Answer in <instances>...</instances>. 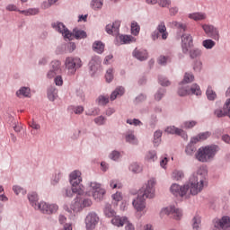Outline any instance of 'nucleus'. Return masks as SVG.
<instances>
[{
	"instance_id": "obj_1",
	"label": "nucleus",
	"mask_w": 230,
	"mask_h": 230,
	"mask_svg": "<svg viewBox=\"0 0 230 230\" xmlns=\"http://www.w3.org/2000/svg\"><path fill=\"white\" fill-rule=\"evenodd\" d=\"M208 168L204 165L198 167L187 183L179 185L172 183L170 187V191L174 197H181L188 199L190 195L197 197L199 193L204 191V188H208Z\"/></svg>"
},
{
	"instance_id": "obj_2",
	"label": "nucleus",
	"mask_w": 230,
	"mask_h": 230,
	"mask_svg": "<svg viewBox=\"0 0 230 230\" xmlns=\"http://www.w3.org/2000/svg\"><path fill=\"white\" fill-rule=\"evenodd\" d=\"M219 152L220 146L211 144L199 147L195 154V157L199 163H211V161H215V157Z\"/></svg>"
},
{
	"instance_id": "obj_3",
	"label": "nucleus",
	"mask_w": 230,
	"mask_h": 230,
	"mask_svg": "<svg viewBox=\"0 0 230 230\" xmlns=\"http://www.w3.org/2000/svg\"><path fill=\"white\" fill-rule=\"evenodd\" d=\"M82 66H84V63L79 57L69 56L64 61L65 69L69 76L76 75V71L82 68Z\"/></svg>"
},
{
	"instance_id": "obj_4",
	"label": "nucleus",
	"mask_w": 230,
	"mask_h": 230,
	"mask_svg": "<svg viewBox=\"0 0 230 230\" xmlns=\"http://www.w3.org/2000/svg\"><path fill=\"white\" fill-rule=\"evenodd\" d=\"M93 200L89 198L83 199L82 196H76L70 205V209L75 213H80L85 208H91Z\"/></svg>"
},
{
	"instance_id": "obj_5",
	"label": "nucleus",
	"mask_w": 230,
	"mask_h": 230,
	"mask_svg": "<svg viewBox=\"0 0 230 230\" xmlns=\"http://www.w3.org/2000/svg\"><path fill=\"white\" fill-rule=\"evenodd\" d=\"M155 184L157 181L155 178H151L147 182L138 190V195H141L146 199L155 198Z\"/></svg>"
},
{
	"instance_id": "obj_6",
	"label": "nucleus",
	"mask_w": 230,
	"mask_h": 230,
	"mask_svg": "<svg viewBox=\"0 0 230 230\" xmlns=\"http://www.w3.org/2000/svg\"><path fill=\"white\" fill-rule=\"evenodd\" d=\"M88 188L94 200H102L105 193H107V190L102 187V183L98 181H90L88 183Z\"/></svg>"
},
{
	"instance_id": "obj_7",
	"label": "nucleus",
	"mask_w": 230,
	"mask_h": 230,
	"mask_svg": "<svg viewBox=\"0 0 230 230\" xmlns=\"http://www.w3.org/2000/svg\"><path fill=\"white\" fill-rule=\"evenodd\" d=\"M200 26L207 37L213 40H220V30H218V27L209 23H201Z\"/></svg>"
},
{
	"instance_id": "obj_8",
	"label": "nucleus",
	"mask_w": 230,
	"mask_h": 230,
	"mask_svg": "<svg viewBox=\"0 0 230 230\" xmlns=\"http://www.w3.org/2000/svg\"><path fill=\"white\" fill-rule=\"evenodd\" d=\"M211 230H230V217L223 216L213 219Z\"/></svg>"
},
{
	"instance_id": "obj_9",
	"label": "nucleus",
	"mask_w": 230,
	"mask_h": 230,
	"mask_svg": "<svg viewBox=\"0 0 230 230\" xmlns=\"http://www.w3.org/2000/svg\"><path fill=\"white\" fill-rule=\"evenodd\" d=\"M89 73L91 76H98L102 73V59L98 56L92 57L89 64Z\"/></svg>"
},
{
	"instance_id": "obj_10",
	"label": "nucleus",
	"mask_w": 230,
	"mask_h": 230,
	"mask_svg": "<svg viewBox=\"0 0 230 230\" xmlns=\"http://www.w3.org/2000/svg\"><path fill=\"white\" fill-rule=\"evenodd\" d=\"M164 215L173 217L174 220H181L182 217V210L177 208L174 205H170L168 207L163 208L160 211V217H164Z\"/></svg>"
},
{
	"instance_id": "obj_11",
	"label": "nucleus",
	"mask_w": 230,
	"mask_h": 230,
	"mask_svg": "<svg viewBox=\"0 0 230 230\" xmlns=\"http://www.w3.org/2000/svg\"><path fill=\"white\" fill-rule=\"evenodd\" d=\"M52 28L55 30V31L61 33L65 40H73V32H71L62 22H53Z\"/></svg>"
},
{
	"instance_id": "obj_12",
	"label": "nucleus",
	"mask_w": 230,
	"mask_h": 230,
	"mask_svg": "<svg viewBox=\"0 0 230 230\" xmlns=\"http://www.w3.org/2000/svg\"><path fill=\"white\" fill-rule=\"evenodd\" d=\"M86 230H94L100 223V217L94 211H91L86 215L84 219Z\"/></svg>"
},
{
	"instance_id": "obj_13",
	"label": "nucleus",
	"mask_w": 230,
	"mask_h": 230,
	"mask_svg": "<svg viewBox=\"0 0 230 230\" xmlns=\"http://www.w3.org/2000/svg\"><path fill=\"white\" fill-rule=\"evenodd\" d=\"M38 211H40L43 215H55V213L58 211V206L57 203L40 201V208H38Z\"/></svg>"
},
{
	"instance_id": "obj_14",
	"label": "nucleus",
	"mask_w": 230,
	"mask_h": 230,
	"mask_svg": "<svg viewBox=\"0 0 230 230\" xmlns=\"http://www.w3.org/2000/svg\"><path fill=\"white\" fill-rule=\"evenodd\" d=\"M132 206L137 213L146 212V198L137 193V196L132 200Z\"/></svg>"
},
{
	"instance_id": "obj_15",
	"label": "nucleus",
	"mask_w": 230,
	"mask_h": 230,
	"mask_svg": "<svg viewBox=\"0 0 230 230\" xmlns=\"http://www.w3.org/2000/svg\"><path fill=\"white\" fill-rule=\"evenodd\" d=\"M159 34L162 35L163 40H166V39H168V31H166V25L164 22H160L156 27V31L152 32V40H157V39H159Z\"/></svg>"
},
{
	"instance_id": "obj_16",
	"label": "nucleus",
	"mask_w": 230,
	"mask_h": 230,
	"mask_svg": "<svg viewBox=\"0 0 230 230\" xmlns=\"http://www.w3.org/2000/svg\"><path fill=\"white\" fill-rule=\"evenodd\" d=\"M190 48H193V36L191 34H182L181 35V49L182 53H189Z\"/></svg>"
},
{
	"instance_id": "obj_17",
	"label": "nucleus",
	"mask_w": 230,
	"mask_h": 230,
	"mask_svg": "<svg viewBox=\"0 0 230 230\" xmlns=\"http://www.w3.org/2000/svg\"><path fill=\"white\" fill-rule=\"evenodd\" d=\"M164 132H166V134L181 136L184 141H188V133H186V131H184L182 128H179L175 126H168Z\"/></svg>"
},
{
	"instance_id": "obj_18",
	"label": "nucleus",
	"mask_w": 230,
	"mask_h": 230,
	"mask_svg": "<svg viewBox=\"0 0 230 230\" xmlns=\"http://www.w3.org/2000/svg\"><path fill=\"white\" fill-rule=\"evenodd\" d=\"M132 57L139 62H145L148 60V50L146 49L136 48L132 52Z\"/></svg>"
},
{
	"instance_id": "obj_19",
	"label": "nucleus",
	"mask_w": 230,
	"mask_h": 230,
	"mask_svg": "<svg viewBox=\"0 0 230 230\" xmlns=\"http://www.w3.org/2000/svg\"><path fill=\"white\" fill-rule=\"evenodd\" d=\"M119 26H121V22L115 21L113 23H109L105 27V31L108 35H113V37H117L119 35Z\"/></svg>"
},
{
	"instance_id": "obj_20",
	"label": "nucleus",
	"mask_w": 230,
	"mask_h": 230,
	"mask_svg": "<svg viewBox=\"0 0 230 230\" xmlns=\"http://www.w3.org/2000/svg\"><path fill=\"white\" fill-rule=\"evenodd\" d=\"M69 182L71 186H80L82 182V172L75 170L69 174Z\"/></svg>"
},
{
	"instance_id": "obj_21",
	"label": "nucleus",
	"mask_w": 230,
	"mask_h": 230,
	"mask_svg": "<svg viewBox=\"0 0 230 230\" xmlns=\"http://www.w3.org/2000/svg\"><path fill=\"white\" fill-rule=\"evenodd\" d=\"M131 42H136V38L130 35H117L115 40L116 46H121L123 44H130Z\"/></svg>"
},
{
	"instance_id": "obj_22",
	"label": "nucleus",
	"mask_w": 230,
	"mask_h": 230,
	"mask_svg": "<svg viewBox=\"0 0 230 230\" xmlns=\"http://www.w3.org/2000/svg\"><path fill=\"white\" fill-rule=\"evenodd\" d=\"M124 138L126 143H128V145H133L135 146H137V145H139V140L137 139V137H136V134L132 129H129L126 133H124Z\"/></svg>"
},
{
	"instance_id": "obj_23",
	"label": "nucleus",
	"mask_w": 230,
	"mask_h": 230,
	"mask_svg": "<svg viewBox=\"0 0 230 230\" xmlns=\"http://www.w3.org/2000/svg\"><path fill=\"white\" fill-rule=\"evenodd\" d=\"M27 199L33 209H35V211H39V208H40V202H39V194H37V192H29Z\"/></svg>"
},
{
	"instance_id": "obj_24",
	"label": "nucleus",
	"mask_w": 230,
	"mask_h": 230,
	"mask_svg": "<svg viewBox=\"0 0 230 230\" xmlns=\"http://www.w3.org/2000/svg\"><path fill=\"white\" fill-rule=\"evenodd\" d=\"M188 18L190 19V21L199 22L200 21H206V19H208V14L204 12H194L189 13Z\"/></svg>"
},
{
	"instance_id": "obj_25",
	"label": "nucleus",
	"mask_w": 230,
	"mask_h": 230,
	"mask_svg": "<svg viewBox=\"0 0 230 230\" xmlns=\"http://www.w3.org/2000/svg\"><path fill=\"white\" fill-rule=\"evenodd\" d=\"M209 137H211V132H201L191 137V143H200L202 141H206V139H209Z\"/></svg>"
},
{
	"instance_id": "obj_26",
	"label": "nucleus",
	"mask_w": 230,
	"mask_h": 230,
	"mask_svg": "<svg viewBox=\"0 0 230 230\" xmlns=\"http://www.w3.org/2000/svg\"><path fill=\"white\" fill-rule=\"evenodd\" d=\"M128 222V219L127 218V217H121L119 216H116V214L111 219V224L116 227H123V226H125V224H127Z\"/></svg>"
},
{
	"instance_id": "obj_27",
	"label": "nucleus",
	"mask_w": 230,
	"mask_h": 230,
	"mask_svg": "<svg viewBox=\"0 0 230 230\" xmlns=\"http://www.w3.org/2000/svg\"><path fill=\"white\" fill-rule=\"evenodd\" d=\"M125 94V87L118 86L115 90L111 93L110 100L111 102H114L117 98H121Z\"/></svg>"
},
{
	"instance_id": "obj_28",
	"label": "nucleus",
	"mask_w": 230,
	"mask_h": 230,
	"mask_svg": "<svg viewBox=\"0 0 230 230\" xmlns=\"http://www.w3.org/2000/svg\"><path fill=\"white\" fill-rule=\"evenodd\" d=\"M16 96L18 98H31V89H30V87L22 86L18 91H16Z\"/></svg>"
},
{
	"instance_id": "obj_29",
	"label": "nucleus",
	"mask_w": 230,
	"mask_h": 230,
	"mask_svg": "<svg viewBox=\"0 0 230 230\" xmlns=\"http://www.w3.org/2000/svg\"><path fill=\"white\" fill-rule=\"evenodd\" d=\"M47 94L49 102H55L58 98V90L55 85H50L47 90Z\"/></svg>"
},
{
	"instance_id": "obj_30",
	"label": "nucleus",
	"mask_w": 230,
	"mask_h": 230,
	"mask_svg": "<svg viewBox=\"0 0 230 230\" xmlns=\"http://www.w3.org/2000/svg\"><path fill=\"white\" fill-rule=\"evenodd\" d=\"M177 93L181 97L190 96V85L181 82Z\"/></svg>"
},
{
	"instance_id": "obj_31",
	"label": "nucleus",
	"mask_w": 230,
	"mask_h": 230,
	"mask_svg": "<svg viewBox=\"0 0 230 230\" xmlns=\"http://www.w3.org/2000/svg\"><path fill=\"white\" fill-rule=\"evenodd\" d=\"M92 48L94 53H98V55H102L105 51V44L101 40L94 41Z\"/></svg>"
},
{
	"instance_id": "obj_32",
	"label": "nucleus",
	"mask_w": 230,
	"mask_h": 230,
	"mask_svg": "<svg viewBox=\"0 0 230 230\" xmlns=\"http://www.w3.org/2000/svg\"><path fill=\"white\" fill-rule=\"evenodd\" d=\"M202 96V90L198 84H192L190 86L189 85V96Z\"/></svg>"
},
{
	"instance_id": "obj_33",
	"label": "nucleus",
	"mask_w": 230,
	"mask_h": 230,
	"mask_svg": "<svg viewBox=\"0 0 230 230\" xmlns=\"http://www.w3.org/2000/svg\"><path fill=\"white\" fill-rule=\"evenodd\" d=\"M75 37L76 40H82V39H87V32L84 30L74 29L72 32V39Z\"/></svg>"
},
{
	"instance_id": "obj_34",
	"label": "nucleus",
	"mask_w": 230,
	"mask_h": 230,
	"mask_svg": "<svg viewBox=\"0 0 230 230\" xmlns=\"http://www.w3.org/2000/svg\"><path fill=\"white\" fill-rule=\"evenodd\" d=\"M121 157H123V155H121L120 151L116 149L112 150L108 155V158L111 161H113L114 163H119V161L121 160Z\"/></svg>"
},
{
	"instance_id": "obj_35",
	"label": "nucleus",
	"mask_w": 230,
	"mask_h": 230,
	"mask_svg": "<svg viewBox=\"0 0 230 230\" xmlns=\"http://www.w3.org/2000/svg\"><path fill=\"white\" fill-rule=\"evenodd\" d=\"M195 145H197V142H191L190 138V143L185 147L186 155L191 156L195 154V152H197V146H195Z\"/></svg>"
},
{
	"instance_id": "obj_36",
	"label": "nucleus",
	"mask_w": 230,
	"mask_h": 230,
	"mask_svg": "<svg viewBox=\"0 0 230 230\" xmlns=\"http://www.w3.org/2000/svg\"><path fill=\"white\" fill-rule=\"evenodd\" d=\"M128 170L132 173H141L143 172V166L137 162H133L128 165Z\"/></svg>"
},
{
	"instance_id": "obj_37",
	"label": "nucleus",
	"mask_w": 230,
	"mask_h": 230,
	"mask_svg": "<svg viewBox=\"0 0 230 230\" xmlns=\"http://www.w3.org/2000/svg\"><path fill=\"white\" fill-rule=\"evenodd\" d=\"M104 0H92L90 2V8L94 10V12H98L103 8Z\"/></svg>"
},
{
	"instance_id": "obj_38",
	"label": "nucleus",
	"mask_w": 230,
	"mask_h": 230,
	"mask_svg": "<svg viewBox=\"0 0 230 230\" xmlns=\"http://www.w3.org/2000/svg\"><path fill=\"white\" fill-rule=\"evenodd\" d=\"M206 96H207V100H208V102H215V100H217V92H215V90H213V86L208 85L207 90H206Z\"/></svg>"
},
{
	"instance_id": "obj_39",
	"label": "nucleus",
	"mask_w": 230,
	"mask_h": 230,
	"mask_svg": "<svg viewBox=\"0 0 230 230\" xmlns=\"http://www.w3.org/2000/svg\"><path fill=\"white\" fill-rule=\"evenodd\" d=\"M161 137H163V130L157 129L154 132L153 145L154 146H159L161 145Z\"/></svg>"
},
{
	"instance_id": "obj_40",
	"label": "nucleus",
	"mask_w": 230,
	"mask_h": 230,
	"mask_svg": "<svg viewBox=\"0 0 230 230\" xmlns=\"http://www.w3.org/2000/svg\"><path fill=\"white\" fill-rule=\"evenodd\" d=\"M49 68L60 74L62 73V62L60 60H53L49 64Z\"/></svg>"
},
{
	"instance_id": "obj_41",
	"label": "nucleus",
	"mask_w": 230,
	"mask_h": 230,
	"mask_svg": "<svg viewBox=\"0 0 230 230\" xmlns=\"http://www.w3.org/2000/svg\"><path fill=\"white\" fill-rule=\"evenodd\" d=\"M12 190L17 197H19V195L24 196L26 193H28V190H26V189L21 185H13Z\"/></svg>"
},
{
	"instance_id": "obj_42",
	"label": "nucleus",
	"mask_w": 230,
	"mask_h": 230,
	"mask_svg": "<svg viewBox=\"0 0 230 230\" xmlns=\"http://www.w3.org/2000/svg\"><path fill=\"white\" fill-rule=\"evenodd\" d=\"M104 215L108 218H112L113 217H116V211L112 209V206L111 204H106L104 207Z\"/></svg>"
},
{
	"instance_id": "obj_43",
	"label": "nucleus",
	"mask_w": 230,
	"mask_h": 230,
	"mask_svg": "<svg viewBox=\"0 0 230 230\" xmlns=\"http://www.w3.org/2000/svg\"><path fill=\"white\" fill-rule=\"evenodd\" d=\"M192 82H195V75L191 72H186L183 75L181 84L188 85V84H191Z\"/></svg>"
},
{
	"instance_id": "obj_44",
	"label": "nucleus",
	"mask_w": 230,
	"mask_h": 230,
	"mask_svg": "<svg viewBox=\"0 0 230 230\" xmlns=\"http://www.w3.org/2000/svg\"><path fill=\"white\" fill-rule=\"evenodd\" d=\"M111 100V97L109 95H99V97L96 99V103L99 105H102V107H105L109 103Z\"/></svg>"
},
{
	"instance_id": "obj_45",
	"label": "nucleus",
	"mask_w": 230,
	"mask_h": 230,
	"mask_svg": "<svg viewBox=\"0 0 230 230\" xmlns=\"http://www.w3.org/2000/svg\"><path fill=\"white\" fill-rule=\"evenodd\" d=\"M146 161H151L152 163H155V161H157V151L155 150H150L146 154L145 157Z\"/></svg>"
},
{
	"instance_id": "obj_46",
	"label": "nucleus",
	"mask_w": 230,
	"mask_h": 230,
	"mask_svg": "<svg viewBox=\"0 0 230 230\" xmlns=\"http://www.w3.org/2000/svg\"><path fill=\"white\" fill-rule=\"evenodd\" d=\"M19 13L22 15L30 16V15H37L39 13V8H29L26 10L19 11Z\"/></svg>"
},
{
	"instance_id": "obj_47",
	"label": "nucleus",
	"mask_w": 230,
	"mask_h": 230,
	"mask_svg": "<svg viewBox=\"0 0 230 230\" xmlns=\"http://www.w3.org/2000/svg\"><path fill=\"white\" fill-rule=\"evenodd\" d=\"M171 177L172 181H182V178L184 177V172L181 170H174L172 172Z\"/></svg>"
},
{
	"instance_id": "obj_48",
	"label": "nucleus",
	"mask_w": 230,
	"mask_h": 230,
	"mask_svg": "<svg viewBox=\"0 0 230 230\" xmlns=\"http://www.w3.org/2000/svg\"><path fill=\"white\" fill-rule=\"evenodd\" d=\"M201 44H202L203 48H205V49H213V48H215V46H217V42H215V40H213L211 39H207V40H203Z\"/></svg>"
},
{
	"instance_id": "obj_49",
	"label": "nucleus",
	"mask_w": 230,
	"mask_h": 230,
	"mask_svg": "<svg viewBox=\"0 0 230 230\" xmlns=\"http://www.w3.org/2000/svg\"><path fill=\"white\" fill-rule=\"evenodd\" d=\"M110 184V188H111V190H121L123 188V184H121V182H119V180L118 179H111L109 181Z\"/></svg>"
},
{
	"instance_id": "obj_50",
	"label": "nucleus",
	"mask_w": 230,
	"mask_h": 230,
	"mask_svg": "<svg viewBox=\"0 0 230 230\" xmlns=\"http://www.w3.org/2000/svg\"><path fill=\"white\" fill-rule=\"evenodd\" d=\"M200 224H202V219L200 218V216H195L192 218V229L200 230Z\"/></svg>"
},
{
	"instance_id": "obj_51",
	"label": "nucleus",
	"mask_w": 230,
	"mask_h": 230,
	"mask_svg": "<svg viewBox=\"0 0 230 230\" xmlns=\"http://www.w3.org/2000/svg\"><path fill=\"white\" fill-rule=\"evenodd\" d=\"M169 26H171V28H176L177 30H182L183 31H186V24L181 22L172 21L169 22Z\"/></svg>"
},
{
	"instance_id": "obj_52",
	"label": "nucleus",
	"mask_w": 230,
	"mask_h": 230,
	"mask_svg": "<svg viewBox=\"0 0 230 230\" xmlns=\"http://www.w3.org/2000/svg\"><path fill=\"white\" fill-rule=\"evenodd\" d=\"M164 94H166V89L159 88L155 93V102H161L164 98Z\"/></svg>"
},
{
	"instance_id": "obj_53",
	"label": "nucleus",
	"mask_w": 230,
	"mask_h": 230,
	"mask_svg": "<svg viewBox=\"0 0 230 230\" xmlns=\"http://www.w3.org/2000/svg\"><path fill=\"white\" fill-rule=\"evenodd\" d=\"M60 179H62V172H56L54 175H52V178L50 180L51 186H57V184L60 182Z\"/></svg>"
},
{
	"instance_id": "obj_54",
	"label": "nucleus",
	"mask_w": 230,
	"mask_h": 230,
	"mask_svg": "<svg viewBox=\"0 0 230 230\" xmlns=\"http://www.w3.org/2000/svg\"><path fill=\"white\" fill-rule=\"evenodd\" d=\"M61 193L63 197H67L68 199H73V187H65L62 189Z\"/></svg>"
},
{
	"instance_id": "obj_55",
	"label": "nucleus",
	"mask_w": 230,
	"mask_h": 230,
	"mask_svg": "<svg viewBox=\"0 0 230 230\" xmlns=\"http://www.w3.org/2000/svg\"><path fill=\"white\" fill-rule=\"evenodd\" d=\"M139 31H141V27L139 26L137 22H131V33H132V35H135V37H137V35H139Z\"/></svg>"
},
{
	"instance_id": "obj_56",
	"label": "nucleus",
	"mask_w": 230,
	"mask_h": 230,
	"mask_svg": "<svg viewBox=\"0 0 230 230\" xmlns=\"http://www.w3.org/2000/svg\"><path fill=\"white\" fill-rule=\"evenodd\" d=\"M197 127V120H186L181 124V128L190 129Z\"/></svg>"
},
{
	"instance_id": "obj_57",
	"label": "nucleus",
	"mask_w": 230,
	"mask_h": 230,
	"mask_svg": "<svg viewBox=\"0 0 230 230\" xmlns=\"http://www.w3.org/2000/svg\"><path fill=\"white\" fill-rule=\"evenodd\" d=\"M201 55H202V49L199 48H194L190 51V58H199V57H201Z\"/></svg>"
},
{
	"instance_id": "obj_58",
	"label": "nucleus",
	"mask_w": 230,
	"mask_h": 230,
	"mask_svg": "<svg viewBox=\"0 0 230 230\" xmlns=\"http://www.w3.org/2000/svg\"><path fill=\"white\" fill-rule=\"evenodd\" d=\"M105 80L107 84H111L114 80V69L109 68L105 74Z\"/></svg>"
},
{
	"instance_id": "obj_59",
	"label": "nucleus",
	"mask_w": 230,
	"mask_h": 230,
	"mask_svg": "<svg viewBox=\"0 0 230 230\" xmlns=\"http://www.w3.org/2000/svg\"><path fill=\"white\" fill-rule=\"evenodd\" d=\"M95 125L98 127H103L107 122V118L103 117V115L98 116L93 119Z\"/></svg>"
},
{
	"instance_id": "obj_60",
	"label": "nucleus",
	"mask_w": 230,
	"mask_h": 230,
	"mask_svg": "<svg viewBox=\"0 0 230 230\" xmlns=\"http://www.w3.org/2000/svg\"><path fill=\"white\" fill-rule=\"evenodd\" d=\"M128 125H132L133 127H143V122L139 119H128L126 120Z\"/></svg>"
},
{
	"instance_id": "obj_61",
	"label": "nucleus",
	"mask_w": 230,
	"mask_h": 230,
	"mask_svg": "<svg viewBox=\"0 0 230 230\" xmlns=\"http://www.w3.org/2000/svg\"><path fill=\"white\" fill-rule=\"evenodd\" d=\"M72 191L74 194H76V197H82V195H84V189L82 188V185L72 186Z\"/></svg>"
},
{
	"instance_id": "obj_62",
	"label": "nucleus",
	"mask_w": 230,
	"mask_h": 230,
	"mask_svg": "<svg viewBox=\"0 0 230 230\" xmlns=\"http://www.w3.org/2000/svg\"><path fill=\"white\" fill-rule=\"evenodd\" d=\"M100 114V108L94 107L85 111L86 116H98Z\"/></svg>"
},
{
	"instance_id": "obj_63",
	"label": "nucleus",
	"mask_w": 230,
	"mask_h": 230,
	"mask_svg": "<svg viewBox=\"0 0 230 230\" xmlns=\"http://www.w3.org/2000/svg\"><path fill=\"white\" fill-rule=\"evenodd\" d=\"M157 4L160 8H170L172 6V0H158Z\"/></svg>"
},
{
	"instance_id": "obj_64",
	"label": "nucleus",
	"mask_w": 230,
	"mask_h": 230,
	"mask_svg": "<svg viewBox=\"0 0 230 230\" xmlns=\"http://www.w3.org/2000/svg\"><path fill=\"white\" fill-rule=\"evenodd\" d=\"M170 60V57L168 56H160L157 59V62L160 66H166L168 61Z\"/></svg>"
}]
</instances>
